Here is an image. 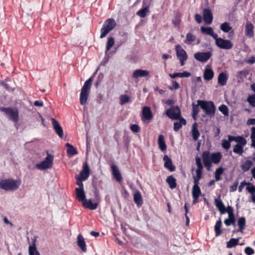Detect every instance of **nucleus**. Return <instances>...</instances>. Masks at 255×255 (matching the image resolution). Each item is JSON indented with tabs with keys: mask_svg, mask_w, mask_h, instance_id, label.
I'll list each match as a JSON object with an SVG mask.
<instances>
[{
	"mask_svg": "<svg viewBox=\"0 0 255 255\" xmlns=\"http://www.w3.org/2000/svg\"><path fill=\"white\" fill-rule=\"evenodd\" d=\"M235 222H232L230 221V220L229 219H227L225 220L224 223L225 225L227 226L231 225V224L235 225Z\"/></svg>",
	"mask_w": 255,
	"mask_h": 255,
	"instance_id": "obj_64",
	"label": "nucleus"
},
{
	"mask_svg": "<svg viewBox=\"0 0 255 255\" xmlns=\"http://www.w3.org/2000/svg\"><path fill=\"white\" fill-rule=\"evenodd\" d=\"M225 213H227L228 214L234 213L233 209L231 206H228L226 208H224Z\"/></svg>",
	"mask_w": 255,
	"mask_h": 255,
	"instance_id": "obj_60",
	"label": "nucleus"
},
{
	"mask_svg": "<svg viewBox=\"0 0 255 255\" xmlns=\"http://www.w3.org/2000/svg\"><path fill=\"white\" fill-rule=\"evenodd\" d=\"M239 239H240L239 238V239L232 238V239H230L229 240V241H228L227 243V247L228 248H231L234 247L235 246H236L238 244Z\"/></svg>",
	"mask_w": 255,
	"mask_h": 255,
	"instance_id": "obj_41",
	"label": "nucleus"
},
{
	"mask_svg": "<svg viewBox=\"0 0 255 255\" xmlns=\"http://www.w3.org/2000/svg\"><path fill=\"white\" fill-rule=\"evenodd\" d=\"M195 40V36L191 33H188L186 34L185 42L187 44H191Z\"/></svg>",
	"mask_w": 255,
	"mask_h": 255,
	"instance_id": "obj_44",
	"label": "nucleus"
},
{
	"mask_svg": "<svg viewBox=\"0 0 255 255\" xmlns=\"http://www.w3.org/2000/svg\"><path fill=\"white\" fill-rule=\"evenodd\" d=\"M247 191L251 194L252 201L255 204V186H249L247 187Z\"/></svg>",
	"mask_w": 255,
	"mask_h": 255,
	"instance_id": "obj_38",
	"label": "nucleus"
},
{
	"mask_svg": "<svg viewBox=\"0 0 255 255\" xmlns=\"http://www.w3.org/2000/svg\"><path fill=\"white\" fill-rule=\"evenodd\" d=\"M202 158L205 166L209 168L212 163L217 164L220 161L222 154L220 152L210 154L209 152L206 151L203 152Z\"/></svg>",
	"mask_w": 255,
	"mask_h": 255,
	"instance_id": "obj_2",
	"label": "nucleus"
},
{
	"mask_svg": "<svg viewBox=\"0 0 255 255\" xmlns=\"http://www.w3.org/2000/svg\"><path fill=\"white\" fill-rule=\"evenodd\" d=\"M130 98L127 95H122L120 97V103L121 105H124L129 102Z\"/></svg>",
	"mask_w": 255,
	"mask_h": 255,
	"instance_id": "obj_43",
	"label": "nucleus"
},
{
	"mask_svg": "<svg viewBox=\"0 0 255 255\" xmlns=\"http://www.w3.org/2000/svg\"><path fill=\"white\" fill-rule=\"evenodd\" d=\"M247 101L253 107H255V94L249 95Z\"/></svg>",
	"mask_w": 255,
	"mask_h": 255,
	"instance_id": "obj_51",
	"label": "nucleus"
},
{
	"mask_svg": "<svg viewBox=\"0 0 255 255\" xmlns=\"http://www.w3.org/2000/svg\"><path fill=\"white\" fill-rule=\"evenodd\" d=\"M245 252L248 255H253L255 253L254 250L252 248H251L250 247H247L245 249Z\"/></svg>",
	"mask_w": 255,
	"mask_h": 255,
	"instance_id": "obj_57",
	"label": "nucleus"
},
{
	"mask_svg": "<svg viewBox=\"0 0 255 255\" xmlns=\"http://www.w3.org/2000/svg\"><path fill=\"white\" fill-rule=\"evenodd\" d=\"M196 163L197 166V169H203V165L201 163V158L199 157H196L195 158Z\"/></svg>",
	"mask_w": 255,
	"mask_h": 255,
	"instance_id": "obj_53",
	"label": "nucleus"
},
{
	"mask_svg": "<svg viewBox=\"0 0 255 255\" xmlns=\"http://www.w3.org/2000/svg\"><path fill=\"white\" fill-rule=\"evenodd\" d=\"M0 110L3 112L5 116L10 120L15 123L18 122L19 120L18 112L16 109L1 107L0 108Z\"/></svg>",
	"mask_w": 255,
	"mask_h": 255,
	"instance_id": "obj_7",
	"label": "nucleus"
},
{
	"mask_svg": "<svg viewBox=\"0 0 255 255\" xmlns=\"http://www.w3.org/2000/svg\"><path fill=\"white\" fill-rule=\"evenodd\" d=\"M76 197L82 203L86 199V195L84 190L82 189H76Z\"/></svg>",
	"mask_w": 255,
	"mask_h": 255,
	"instance_id": "obj_25",
	"label": "nucleus"
},
{
	"mask_svg": "<svg viewBox=\"0 0 255 255\" xmlns=\"http://www.w3.org/2000/svg\"><path fill=\"white\" fill-rule=\"evenodd\" d=\"M215 203L216 207L218 208L221 214L225 213L224 208L225 206L222 201L219 199H216L215 200Z\"/></svg>",
	"mask_w": 255,
	"mask_h": 255,
	"instance_id": "obj_35",
	"label": "nucleus"
},
{
	"mask_svg": "<svg viewBox=\"0 0 255 255\" xmlns=\"http://www.w3.org/2000/svg\"><path fill=\"white\" fill-rule=\"evenodd\" d=\"M197 103L207 116L212 117L214 115L215 107L212 102L198 100Z\"/></svg>",
	"mask_w": 255,
	"mask_h": 255,
	"instance_id": "obj_6",
	"label": "nucleus"
},
{
	"mask_svg": "<svg viewBox=\"0 0 255 255\" xmlns=\"http://www.w3.org/2000/svg\"><path fill=\"white\" fill-rule=\"evenodd\" d=\"M249 186H254V185H252L250 183L246 182V181L242 182L240 183L239 187V191L240 192H241L243 191V189L245 188V187H246V189L247 190V187H249Z\"/></svg>",
	"mask_w": 255,
	"mask_h": 255,
	"instance_id": "obj_46",
	"label": "nucleus"
},
{
	"mask_svg": "<svg viewBox=\"0 0 255 255\" xmlns=\"http://www.w3.org/2000/svg\"><path fill=\"white\" fill-rule=\"evenodd\" d=\"M134 201L137 206H140L142 204L141 195L139 191L136 192L134 194Z\"/></svg>",
	"mask_w": 255,
	"mask_h": 255,
	"instance_id": "obj_33",
	"label": "nucleus"
},
{
	"mask_svg": "<svg viewBox=\"0 0 255 255\" xmlns=\"http://www.w3.org/2000/svg\"><path fill=\"white\" fill-rule=\"evenodd\" d=\"M117 25L115 20L113 18L107 19L104 22L101 32H107L113 30Z\"/></svg>",
	"mask_w": 255,
	"mask_h": 255,
	"instance_id": "obj_11",
	"label": "nucleus"
},
{
	"mask_svg": "<svg viewBox=\"0 0 255 255\" xmlns=\"http://www.w3.org/2000/svg\"><path fill=\"white\" fill-rule=\"evenodd\" d=\"M203 18L206 24H210L213 20V15L211 10L209 8H204L203 10Z\"/></svg>",
	"mask_w": 255,
	"mask_h": 255,
	"instance_id": "obj_17",
	"label": "nucleus"
},
{
	"mask_svg": "<svg viewBox=\"0 0 255 255\" xmlns=\"http://www.w3.org/2000/svg\"><path fill=\"white\" fill-rule=\"evenodd\" d=\"M95 200L97 202H93L91 199H86L83 201L82 203L83 206L87 208H88L90 210H95L96 209L98 205V201L100 200V197L98 194L96 192L95 193Z\"/></svg>",
	"mask_w": 255,
	"mask_h": 255,
	"instance_id": "obj_12",
	"label": "nucleus"
},
{
	"mask_svg": "<svg viewBox=\"0 0 255 255\" xmlns=\"http://www.w3.org/2000/svg\"><path fill=\"white\" fill-rule=\"evenodd\" d=\"M51 121L55 132L60 137H62L63 136V131L59 122L54 118H52Z\"/></svg>",
	"mask_w": 255,
	"mask_h": 255,
	"instance_id": "obj_18",
	"label": "nucleus"
},
{
	"mask_svg": "<svg viewBox=\"0 0 255 255\" xmlns=\"http://www.w3.org/2000/svg\"><path fill=\"white\" fill-rule=\"evenodd\" d=\"M89 168L87 163H85L82 170L80 173L79 176H77L79 177L82 180H86L89 176Z\"/></svg>",
	"mask_w": 255,
	"mask_h": 255,
	"instance_id": "obj_19",
	"label": "nucleus"
},
{
	"mask_svg": "<svg viewBox=\"0 0 255 255\" xmlns=\"http://www.w3.org/2000/svg\"><path fill=\"white\" fill-rule=\"evenodd\" d=\"M238 185V183L237 182H235V184L230 186V191L233 192L236 191L237 189Z\"/></svg>",
	"mask_w": 255,
	"mask_h": 255,
	"instance_id": "obj_61",
	"label": "nucleus"
},
{
	"mask_svg": "<svg viewBox=\"0 0 255 255\" xmlns=\"http://www.w3.org/2000/svg\"><path fill=\"white\" fill-rule=\"evenodd\" d=\"M158 144L159 148L162 151H165L166 149V145L164 141V137L163 135H159L158 138Z\"/></svg>",
	"mask_w": 255,
	"mask_h": 255,
	"instance_id": "obj_28",
	"label": "nucleus"
},
{
	"mask_svg": "<svg viewBox=\"0 0 255 255\" xmlns=\"http://www.w3.org/2000/svg\"><path fill=\"white\" fill-rule=\"evenodd\" d=\"M153 114L150 107L144 106L142 109L141 119L144 124H149L153 119Z\"/></svg>",
	"mask_w": 255,
	"mask_h": 255,
	"instance_id": "obj_9",
	"label": "nucleus"
},
{
	"mask_svg": "<svg viewBox=\"0 0 255 255\" xmlns=\"http://www.w3.org/2000/svg\"><path fill=\"white\" fill-rule=\"evenodd\" d=\"M115 43V40L113 37H109L108 39L106 44V52H107L111 49V47L114 45Z\"/></svg>",
	"mask_w": 255,
	"mask_h": 255,
	"instance_id": "obj_42",
	"label": "nucleus"
},
{
	"mask_svg": "<svg viewBox=\"0 0 255 255\" xmlns=\"http://www.w3.org/2000/svg\"><path fill=\"white\" fill-rule=\"evenodd\" d=\"M132 76L135 79H139L140 78L148 79L150 76L149 71L141 69L134 70L132 73Z\"/></svg>",
	"mask_w": 255,
	"mask_h": 255,
	"instance_id": "obj_14",
	"label": "nucleus"
},
{
	"mask_svg": "<svg viewBox=\"0 0 255 255\" xmlns=\"http://www.w3.org/2000/svg\"><path fill=\"white\" fill-rule=\"evenodd\" d=\"M66 146L67 148V153L70 156L76 155L78 153L76 149L70 143H67Z\"/></svg>",
	"mask_w": 255,
	"mask_h": 255,
	"instance_id": "obj_30",
	"label": "nucleus"
},
{
	"mask_svg": "<svg viewBox=\"0 0 255 255\" xmlns=\"http://www.w3.org/2000/svg\"><path fill=\"white\" fill-rule=\"evenodd\" d=\"M222 223L221 219L218 221L214 227L216 236H219L222 234V231L221 230L222 227Z\"/></svg>",
	"mask_w": 255,
	"mask_h": 255,
	"instance_id": "obj_32",
	"label": "nucleus"
},
{
	"mask_svg": "<svg viewBox=\"0 0 255 255\" xmlns=\"http://www.w3.org/2000/svg\"><path fill=\"white\" fill-rule=\"evenodd\" d=\"M175 51L177 58L180 61V65L183 66L188 58L187 53L180 45L175 46Z\"/></svg>",
	"mask_w": 255,
	"mask_h": 255,
	"instance_id": "obj_10",
	"label": "nucleus"
},
{
	"mask_svg": "<svg viewBox=\"0 0 255 255\" xmlns=\"http://www.w3.org/2000/svg\"><path fill=\"white\" fill-rule=\"evenodd\" d=\"M248 125H255V118H251L248 120L247 122Z\"/></svg>",
	"mask_w": 255,
	"mask_h": 255,
	"instance_id": "obj_62",
	"label": "nucleus"
},
{
	"mask_svg": "<svg viewBox=\"0 0 255 255\" xmlns=\"http://www.w3.org/2000/svg\"><path fill=\"white\" fill-rule=\"evenodd\" d=\"M224 171V169L222 167H219L217 168L215 171V179L217 181H219L220 180L221 175L223 173Z\"/></svg>",
	"mask_w": 255,
	"mask_h": 255,
	"instance_id": "obj_47",
	"label": "nucleus"
},
{
	"mask_svg": "<svg viewBox=\"0 0 255 255\" xmlns=\"http://www.w3.org/2000/svg\"><path fill=\"white\" fill-rule=\"evenodd\" d=\"M211 55L212 53L210 52H198L194 54V57L197 60L204 62L207 61Z\"/></svg>",
	"mask_w": 255,
	"mask_h": 255,
	"instance_id": "obj_15",
	"label": "nucleus"
},
{
	"mask_svg": "<svg viewBox=\"0 0 255 255\" xmlns=\"http://www.w3.org/2000/svg\"><path fill=\"white\" fill-rule=\"evenodd\" d=\"M216 40V44L219 47L224 49H230L233 47L232 43L228 40L223 39L222 38H218L216 33H209Z\"/></svg>",
	"mask_w": 255,
	"mask_h": 255,
	"instance_id": "obj_8",
	"label": "nucleus"
},
{
	"mask_svg": "<svg viewBox=\"0 0 255 255\" xmlns=\"http://www.w3.org/2000/svg\"><path fill=\"white\" fill-rule=\"evenodd\" d=\"M251 138L252 140V146L255 147V127L251 128Z\"/></svg>",
	"mask_w": 255,
	"mask_h": 255,
	"instance_id": "obj_48",
	"label": "nucleus"
},
{
	"mask_svg": "<svg viewBox=\"0 0 255 255\" xmlns=\"http://www.w3.org/2000/svg\"><path fill=\"white\" fill-rule=\"evenodd\" d=\"M191 134L193 139L197 140L200 135V133L197 129V124L196 123H194L192 125Z\"/></svg>",
	"mask_w": 255,
	"mask_h": 255,
	"instance_id": "obj_27",
	"label": "nucleus"
},
{
	"mask_svg": "<svg viewBox=\"0 0 255 255\" xmlns=\"http://www.w3.org/2000/svg\"><path fill=\"white\" fill-rule=\"evenodd\" d=\"M231 29L232 27L227 22H225L221 25V29L223 31V32H229Z\"/></svg>",
	"mask_w": 255,
	"mask_h": 255,
	"instance_id": "obj_45",
	"label": "nucleus"
},
{
	"mask_svg": "<svg viewBox=\"0 0 255 255\" xmlns=\"http://www.w3.org/2000/svg\"><path fill=\"white\" fill-rule=\"evenodd\" d=\"M219 110L225 116H228L229 114L228 113V107L224 105H222L219 108Z\"/></svg>",
	"mask_w": 255,
	"mask_h": 255,
	"instance_id": "obj_50",
	"label": "nucleus"
},
{
	"mask_svg": "<svg viewBox=\"0 0 255 255\" xmlns=\"http://www.w3.org/2000/svg\"><path fill=\"white\" fill-rule=\"evenodd\" d=\"M77 244L78 246L84 252L87 251L86 243L82 235L79 234L77 237Z\"/></svg>",
	"mask_w": 255,
	"mask_h": 255,
	"instance_id": "obj_24",
	"label": "nucleus"
},
{
	"mask_svg": "<svg viewBox=\"0 0 255 255\" xmlns=\"http://www.w3.org/2000/svg\"><path fill=\"white\" fill-rule=\"evenodd\" d=\"M163 160L164 161V166L170 171H173L175 169L174 166L172 164L171 160L168 157L167 155H164L163 157Z\"/></svg>",
	"mask_w": 255,
	"mask_h": 255,
	"instance_id": "obj_23",
	"label": "nucleus"
},
{
	"mask_svg": "<svg viewBox=\"0 0 255 255\" xmlns=\"http://www.w3.org/2000/svg\"><path fill=\"white\" fill-rule=\"evenodd\" d=\"M214 75V72L210 66L207 65L204 72L203 77L204 79L206 80H210L213 78Z\"/></svg>",
	"mask_w": 255,
	"mask_h": 255,
	"instance_id": "obj_20",
	"label": "nucleus"
},
{
	"mask_svg": "<svg viewBox=\"0 0 255 255\" xmlns=\"http://www.w3.org/2000/svg\"><path fill=\"white\" fill-rule=\"evenodd\" d=\"M195 19L196 21L199 23H201L202 21V16L200 14H199L198 13H196L195 15Z\"/></svg>",
	"mask_w": 255,
	"mask_h": 255,
	"instance_id": "obj_59",
	"label": "nucleus"
},
{
	"mask_svg": "<svg viewBox=\"0 0 255 255\" xmlns=\"http://www.w3.org/2000/svg\"><path fill=\"white\" fill-rule=\"evenodd\" d=\"M29 255H40L39 252L36 249L34 242L33 244L30 245L28 248Z\"/></svg>",
	"mask_w": 255,
	"mask_h": 255,
	"instance_id": "obj_37",
	"label": "nucleus"
},
{
	"mask_svg": "<svg viewBox=\"0 0 255 255\" xmlns=\"http://www.w3.org/2000/svg\"><path fill=\"white\" fill-rule=\"evenodd\" d=\"M179 88V84L177 83L176 81H173L172 82V85L171 87H169V88L173 90L174 89H178Z\"/></svg>",
	"mask_w": 255,
	"mask_h": 255,
	"instance_id": "obj_58",
	"label": "nucleus"
},
{
	"mask_svg": "<svg viewBox=\"0 0 255 255\" xmlns=\"http://www.w3.org/2000/svg\"><path fill=\"white\" fill-rule=\"evenodd\" d=\"M253 165V163L251 160H247L243 162L241 168L244 171L246 172L248 171Z\"/></svg>",
	"mask_w": 255,
	"mask_h": 255,
	"instance_id": "obj_31",
	"label": "nucleus"
},
{
	"mask_svg": "<svg viewBox=\"0 0 255 255\" xmlns=\"http://www.w3.org/2000/svg\"><path fill=\"white\" fill-rule=\"evenodd\" d=\"M228 137L230 141H235L237 142L234 147V152L242 155L244 152V147L247 144L246 139L240 136H234L229 135Z\"/></svg>",
	"mask_w": 255,
	"mask_h": 255,
	"instance_id": "obj_3",
	"label": "nucleus"
},
{
	"mask_svg": "<svg viewBox=\"0 0 255 255\" xmlns=\"http://www.w3.org/2000/svg\"><path fill=\"white\" fill-rule=\"evenodd\" d=\"M228 78V75L227 72H224L221 73L218 77V83L221 86H224L226 84Z\"/></svg>",
	"mask_w": 255,
	"mask_h": 255,
	"instance_id": "obj_22",
	"label": "nucleus"
},
{
	"mask_svg": "<svg viewBox=\"0 0 255 255\" xmlns=\"http://www.w3.org/2000/svg\"><path fill=\"white\" fill-rule=\"evenodd\" d=\"M130 129L134 132H138L140 130V128L138 125L134 124L130 126Z\"/></svg>",
	"mask_w": 255,
	"mask_h": 255,
	"instance_id": "obj_56",
	"label": "nucleus"
},
{
	"mask_svg": "<svg viewBox=\"0 0 255 255\" xmlns=\"http://www.w3.org/2000/svg\"><path fill=\"white\" fill-rule=\"evenodd\" d=\"M199 106H200L198 105V103L197 105H195V104H192L193 117L194 119H195L196 116L199 113Z\"/></svg>",
	"mask_w": 255,
	"mask_h": 255,
	"instance_id": "obj_49",
	"label": "nucleus"
},
{
	"mask_svg": "<svg viewBox=\"0 0 255 255\" xmlns=\"http://www.w3.org/2000/svg\"><path fill=\"white\" fill-rule=\"evenodd\" d=\"M179 122H175L174 124V130L178 131L182 127V125L186 124V121L183 118H178Z\"/></svg>",
	"mask_w": 255,
	"mask_h": 255,
	"instance_id": "obj_29",
	"label": "nucleus"
},
{
	"mask_svg": "<svg viewBox=\"0 0 255 255\" xmlns=\"http://www.w3.org/2000/svg\"><path fill=\"white\" fill-rule=\"evenodd\" d=\"M112 174L117 181L120 182L122 180V176L121 172L116 165H112L111 166Z\"/></svg>",
	"mask_w": 255,
	"mask_h": 255,
	"instance_id": "obj_21",
	"label": "nucleus"
},
{
	"mask_svg": "<svg viewBox=\"0 0 255 255\" xmlns=\"http://www.w3.org/2000/svg\"><path fill=\"white\" fill-rule=\"evenodd\" d=\"M169 76L171 78H175L177 77L180 78L182 77H189L191 76V73L187 71H184L182 73H175L173 74H169Z\"/></svg>",
	"mask_w": 255,
	"mask_h": 255,
	"instance_id": "obj_26",
	"label": "nucleus"
},
{
	"mask_svg": "<svg viewBox=\"0 0 255 255\" xmlns=\"http://www.w3.org/2000/svg\"><path fill=\"white\" fill-rule=\"evenodd\" d=\"M21 183L20 179L9 178L0 179V189L5 191H14L20 187Z\"/></svg>",
	"mask_w": 255,
	"mask_h": 255,
	"instance_id": "obj_1",
	"label": "nucleus"
},
{
	"mask_svg": "<svg viewBox=\"0 0 255 255\" xmlns=\"http://www.w3.org/2000/svg\"><path fill=\"white\" fill-rule=\"evenodd\" d=\"M201 32H213V30L211 27L204 28L202 27Z\"/></svg>",
	"mask_w": 255,
	"mask_h": 255,
	"instance_id": "obj_63",
	"label": "nucleus"
},
{
	"mask_svg": "<svg viewBox=\"0 0 255 255\" xmlns=\"http://www.w3.org/2000/svg\"><path fill=\"white\" fill-rule=\"evenodd\" d=\"M232 141H230L229 139L228 140L226 139H224L222 140V146L223 148L226 149V150L229 149L231 147V143L230 142Z\"/></svg>",
	"mask_w": 255,
	"mask_h": 255,
	"instance_id": "obj_52",
	"label": "nucleus"
},
{
	"mask_svg": "<svg viewBox=\"0 0 255 255\" xmlns=\"http://www.w3.org/2000/svg\"><path fill=\"white\" fill-rule=\"evenodd\" d=\"M166 115L172 120H178L181 118L180 111L178 107H173L167 110L166 112Z\"/></svg>",
	"mask_w": 255,
	"mask_h": 255,
	"instance_id": "obj_13",
	"label": "nucleus"
},
{
	"mask_svg": "<svg viewBox=\"0 0 255 255\" xmlns=\"http://www.w3.org/2000/svg\"><path fill=\"white\" fill-rule=\"evenodd\" d=\"M202 169H196V175L193 176L194 184L199 185V181L201 178Z\"/></svg>",
	"mask_w": 255,
	"mask_h": 255,
	"instance_id": "obj_36",
	"label": "nucleus"
},
{
	"mask_svg": "<svg viewBox=\"0 0 255 255\" xmlns=\"http://www.w3.org/2000/svg\"><path fill=\"white\" fill-rule=\"evenodd\" d=\"M166 181L169 184L170 188L173 189L175 188L176 186V179L173 176H168L167 178Z\"/></svg>",
	"mask_w": 255,
	"mask_h": 255,
	"instance_id": "obj_39",
	"label": "nucleus"
},
{
	"mask_svg": "<svg viewBox=\"0 0 255 255\" xmlns=\"http://www.w3.org/2000/svg\"><path fill=\"white\" fill-rule=\"evenodd\" d=\"M238 224L239 226V231L243 232L246 224V219L244 217H241L238 220Z\"/></svg>",
	"mask_w": 255,
	"mask_h": 255,
	"instance_id": "obj_40",
	"label": "nucleus"
},
{
	"mask_svg": "<svg viewBox=\"0 0 255 255\" xmlns=\"http://www.w3.org/2000/svg\"><path fill=\"white\" fill-rule=\"evenodd\" d=\"M149 12L148 6L146 5L143 8L139 9L136 13V14L141 17L144 18L146 14Z\"/></svg>",
	"mask_w": 255,
	"mask_h": 255,
	"instance_id": "obj_34",
	"label": "nucleus"
},
{
	"mask_svg": "<svg viewBox=\"0 0 255 255\" xmlns=\"http://www.w3.org/2000/svg\"><path fill=\"white\" fill-rule=\"evenodd\" d=\"M201 193L200 188L198 185L194 184L192 188V194L193 198V204H196L198 202V198Z\"/></svg>",
	"mask_w": 255,
	"mask_h": 255,
	"instance_id": "obj_16",
	"label": "nucleus"
},
{
	"mask_svg": "<svg viewBox=\"0 0 255 255\" xmlns=\"http://www.w3.org/2000/svg\"><path fill=\"white\" fill-rule=\"evenodd\" d=\"M254 26L251 23H247L246 25L245 32H253Z\"/></svg>",
	"mask_w": 255,
	"mask_h": 255,
	"instance_id": "obj_54",
	"label": "nucleus"
},
{
	"mask_svg": "<svg viewBox=\"0 0 255 255\" xmlns=\"http://www.w3.org/2000/svg\"><path fill=\"white\" fill-rule=\"evenodd\" d=\"M92 83V78H90L85 82L81 89L80 95V103L81 105H85L87 103Z\"/></svg>",
	"mask_w": 255,
	"mask_h": 255,
	"instance_id": "obj_5",
	"label": "nucleus"
},
{
	"mask_svg": "<svg viewBox=\"0 0 255 255\" xmlns=\"http://www.w3.org/2000/svg\"><path fill=\"white\" fill-rule=\"evenodd\" d=\"M53 161V155L47 152L46 156L43 160L36 164L35 167L36 169L41 171L48 170L52 167Z\"/></svg>",
	"mask_w": 255,
	"mask_h": 255,
	"instance_id": "obj_4",
	"label": "nucleus"
},
{
	"mask_svg": "<svg viewBox=\"0 0 255 255\" xmlns=\"http://www.w3.org/2000/svg\"><path fill=\"white\" fill-rule=\"evenodd\" d=\"M77 180V184L79 186V188H77V189H84V186L82 183L83 180H81L79 177L76 176V177Z\"/></svg>",
	"mask_w": 255,
	"mask_h": 255,
	"instance_id": "obj_55",
	"label": "nucleus"
}]
</instances>
